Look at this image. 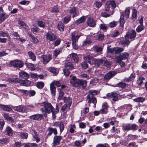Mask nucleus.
<instances>
[{
	"mask_svg": "<svg viewBox=\"0 0 147 147\" xmlns=\"http://www.w3.org/2000/svg\"><path fill=\"white\" fill-rule=\"evenodd\" d=\"M70 83L72 85L75 87H79L82 86L83 88L86 86L87 82L83 80L77 79L75 76H73L70 80Z\"/></svg>",
	"mask_w": 147,
	"mask_h": 147,
	"instance_id": "1",
	"label": "nucleus"
},
{
	"mask_svg": "<svg viewBox=\"0 0 147 147\" xmlns=\"http://www.w3.org/2000/svg\"><path fill=\"white\" fill-rule=\"evenodd\" d=\"M44 107L45 108V111H44L43 109H41V111L43 113V115L44 117H46L47 115L46 113H49L52 112L53 115V113H55L54 111V108L52 107L51 104L48 102H45L44 103Z\"/></svg>",
	"mask_w": 147,
	"mask_h": 147,
	"instance_id": "2",
	"label": "nucleus"
},
{
	"mask_svg": "<svg viewBox=\"0 0 147 147\" xmlns=\"http://www.w3.org/2000/svg\"><path fill=\"white\" fill-rule=\"evenodd\" d=\"M9 65L11 66L20 68L23 66L24 63L21 61L16 59L10 61Z\"/></svg>",
	"mask_w": 147,
	"mask_h": 147,
	"instance_id": "3",
	"label": "nucleus"
},
{
	"mask_svg": "<svg viewBox=\"0 0 147 147\" xmlns=\"http://www.w3.org/2000/svg\"><path fill=\"white\" fill-rule=\"evenodd\" d=\"M118 95L117 93L113 92L108 93L107 96L109 99L113 101H116L118 100Z\"/></svg>",
	"mask_w": 147,
	"mask_h": 147,
	"instance_id": "4",
	"label": "nucleus"
},
{
	"mask_svg": "<svg viewBox=\"0 0 147 147\" xmlns=\"http://www.w3.org/2000/svg\"><path fill=\"white\" fill-rule=\"evenodd\" d=\"M40 58L44 64H47L52 59L51 55H42L41 56Z\"/></svg>",
	"mask_w": 147,
	"mask_h": 147,
	"instance_id": "5",
	"label": "nucleus"
},
{
	"mask_svg": "<svg viewBox=\"0 0 147 147\" xmlns=\"http://www.w3.org/2000/svg\"><path fill=\"white\" fill-rule=\"evenodd\" d=\"M136 35V33L134 30H131L130 34H127L125 36V39H129L130 41L134 40Z\"/></svg>",
	"mask_w": 147,
	"mask_h": 147,
	"instance_id": "6",
	"label": "nucleus"
},
{
	"mask_svg": "<svg viewBox=\"0 0 147 147\" xmlns=\"http://www.w3.org/2000/svg\"><path fill=\"white\" fill-rule=\"evenodd\" d=\"M117 73L115 71H110L105 76L104 79L106 81H108L111 78L115 75Z\"/></svg>",
	"mask_w": 147,
	"mask_h": 147,
	"instance_id": "7",
	"label": "nucleus"
},
{
	"mask_svg": "<svg viewBox=\"0 0 147 147\" xmlns=\"http://www.w3.org/2000/svg\"><path fill=\"white\" fill-rule=\"evenodd\" d=\"M84 59L87 61L91 65H95L96 63V59L90 55H87L84 57Z\"/></svg>",
	"mask_w": 147,
	"mask_h": 147,
	"instance_id": "8",
	"label": "nucleus"
},
{
	"mask_svg": "<svg viewBox=\"0 0 147 147\" xmlns=\"http://www.w3.org/2000/svg\"><path fill=\"white\" fill-rule=\"evenodd\" d=\"M86 98L88 100V103H92L94 105L96 104L97 100L96 98L88 94L86 97Z\"/></svg>",
	"mask_w": 147,
	"mask_h": 147,
	"instance_id": "9",
	"label": "nucleus"
},
{
	"mask_svg": "<svg viewBox=\"0 0 147 147\" xmlns=\"http://www.w3.org/2000/svg\"><path fill=\"white\" fill-rule=\"evenodd\" d=\"M62 139V137L60 136H55L54 138L53 146L54 147L60 144V141Z\"/></svg>",
	"mask_w": 147,
	"mask_h": 147,
	"instance_id": "10",
	"label": "nucleus"
},
{
	"mask_svg": "<svg viewBox=\"0 0 147 147\" xmlns=\"http://www.w3.org/2000/svg\"><path fill=\"white\" fill-rule=\"evenodd\" d=\"M13 109L15 111L18 112H25L26 109L22 105L17 106H12Z\"/></svg>",
	"mask_w": 147,
	"mask_h": 147,
	"instance_id": "11",
	"label": "nucleus"
},
{
	"mask_svg": "<svg viewBox=\"0 0 147 147\" xmlns=\"http://www.w3.org/2000/svg\"><path fill=\"white\" fill-rule=\"evenodd\" d=\"M46 37L47 40L51 41L54 40L56 38L55 35L51 32H48L46 34Z\"/></svg>",
	"mask_w": 147,
	"mask_h": 147,
	"instance_id": "12",
	"label": "nucleus"
},
{
	"mask_svg": "<svg viewBox=\"0 0 147 147\" xmlns=\"http://www.w3.org/2000/svg\"><path fill=\"white\" fill-rule=\"evenodd\" d=\"M82 35L78 34L76 32H74L71 34L72 42H77L78 40Z\"/></svg>",
	"mask_w": 147,
	"mask_h": 147,
	"instance_id": "13",
	"label": "nucleus"
},
{
	"mask_svg": "<svg viewBox=\"0 0 147 147\" xmlns=\"http://www.w3.org/2000/svg\"><path fill=\"white\" fill-rule=\"evenodd\" d=\"M53 125L56 127H59L61 133L64 129V125L62 122L60 121L59 123L56 122L54 123Z\"/></svg>",
	"mask_w": 147,
	"mask_h": 147,
	"instance_id": "14",
	"label": "nucleus"
},
{
	"mask_svg": "<svg viewBox=\"0 0 147 147\" xmlns=\"http://www.w3.org/2000/svg\"><path fill=\"white\" fill-rule=\"evenodd\" d=\"M108 106L107 104L104 103L102 106V108L100 110V113L101 114H106L107 112Z\"/></svg>",
	"mask_w": 147,
	"mask_h": 147,
	"instance_id": "15",
	"label": "nucleus"
},
{
	"mask_svg": "<svg viewBox=\"0 0 147 147\" xmlns=\"http://www.w3.org/2000/svg\"><path fill=\"white\" fill-rule=\"evenodd\" d=\"M30 118L32 119L40 120L42 119V116L41 114H36L31 116Z\"/></svg>",
	"mask_w": 147,
	"mask_h": 147,
	"instance_id": "16",
	"label": "nucleus"
},
{
	"mask_svg": "<svg viewBox=\"0 0 147 147\" xmlns=\"http://www.w3.org/2000/svg\"><path fill=\"white\" fill-rule=\"evenodd\" d=\"M20 78L26 79L29 77V75L25 71H21L19 73Z\"/></svg>",
	"mask_w": 147,
	"mask_h": 147,
	"instance_id": "17",
	"label": "nucleus"
},
{
	"mask_svg": "<svg viewBox=\"0 0 147 147\" xmlns=\"http://www.w3.org/2000/svg\"><path fill=\"white\" fill-rule=\"evenodd\" d=\"M76 10V8L75 7L71 8L69 10L70 14H73L72 16L73 18L79 15V13H78Z\"/></svg>",
	"mask_w": 147,
	"mask_h": 147,
	"instance_id": "18",
	"label": "nucleus"
},
{
	"mask_svg": "<svg viewBox=\"0 0 147 147\" xmlns=\"http://www.w3.org/2000/svg\"><path fill=\"white\" fill-rule=\"evenodd\" d=\"M19 82L22 85L25 86H28L30 84V81L26 79H25V80H19Z\"/></svg>",
	"mask_w": 147,
	"mask_h": 147,
	"instance_id": "19",
	"label": "nucleus"
},
{
	"mask_svg": "<svg viewBox=\"0 0 147 147\" xmlns=\"http://www.w3.org/2000/svg\"><path fill=\"white\" fill-rule=\"evenodd\" d=\"M63 100L65 104H68L69 107L72 103V99L69 97H65L63 98Z\"/></svg>",
	"mask_w": 147,
	"mask_h": 147,
	"instance_id": "20",
	"label": "nucleus"
},
{
	"mask_svg": "<svg viewBox=\"0 0 147 147\" xmlns=\"http://www.w3.org/2000/svg\"><path fill=\"white\" fill-rule=\"evenodd\" d=\"M87 24L88 25L92 27H94L95 25V22L92 18H90L87 20Z\"/></svg>",
	"mask_w": 147,
	"mask_h": 147,
	"instance_id": "21",
	"label": "nucleus"
},
{
	"mask_svg": "<svg viewBox=\"0 0 147 147\" xmlns=\"http://www.w3.org/2000/svg\"><path fill=\"white\" fill-rule=\"evenodd\" d=\"M48 70L53 73V76H56L59 72L58 69L54 67H49L48 69Z\"/></svg>",
	"mask_w": 147,
	"mask_h": 147,
	"instance_id": "22",
	"label": "nucleus"
},
{
	"mask_svg": "<svg viewBox=\"0 0 147 147\" xmlns=\"http://www.w3.org/2000/svg\"><path fill=\"white\" fill-rule=\"evenodd\" d=\"M49 133L48 134V135L51 136L53 133H54L55 135L57 134V130L56 128H52L51 127H49L48 128Z\"/></svg>",
	"mask_w": 147,
	"mask_h": 147,
	"instance_id": "23",
	"label": "nucleus"
},
{
	"mask_svg": "<svg viewBox=\"0 0 147 147\" xmlns=\"http://www.w3.org/2000/svg\"><path fill=\"white\" fill-rule=\"evenodd\" d=\"M18 24L24 28L26 30H28L29 28L28 26L26 25V24L24 22L20 20H18Z\"/></svg>",
	"mask_w": 147,
	"mask_h": 147,
	"instance_id": "24",
	"label": "nucleus"
},
{
	"mask_svg": "<svg viewBox=\"0 0 147 147\" xmlns=\"http://www.w3.org/2000/svg\"><path fill=\"white\" fill-rule=\"evenodd\" d=\"M0 108L7 111H11L12 110V109L8 106L3 105H0Z\"/></svg>",
	"mask_w": 147,
	"mask_h": 147,
	"instance_id": "25",
	"label": "nucleus"
},
{
	"mask_svg": "<svg viewBox=\"0 0 147 147\" xmlns=\"http://www.w3.org/2000/svg\"><path fill=\"white\" fill-rule=\"evenodd\" d=\"M136 77L135 74L134 73L131 74L130 76L128 78H125L124 81L127 82H129L134 80Z\"/></svg>",
	"mask_w": 147,
	"mask_h": 147,
	"instance_id": "26",
	"label": "nucleus"
},
{
	"mask_svg": "<svg viewBox=\"0 0 147 147\" xmlns=\"http://www.w3.org/2000/svg\"><path fill=\"white\" fill-rule=\"evenodd\" d=\"M8 17V16L6 13L1 12L0 14V22H3Z\"/></svg>",
	"mask_w": 147,
	"mask_h": 147,
	"instance_id": "27",
	"label": "nucleus"
},
{
	"mask_svg": "<svg viewBox=\"0 0 147 147\" xmlns=\"http://www.w3.org/2000/svg\"><path fill=\"white\" fill-rule=\"evenodd\" d=\"M124 15L123 13L121 14L120 23L121 26L122 27H123L124 25L125 22V20L124 18Z\"/></svg>",
	"mask_w": 147,
	"mask_h": 147,
	"instance_id": "28",
	"label": "nucleus"
},
{
	"mask_svg": "<svg viewBox=\"0 0 147 147\" xmlns=\"http://www.w3.org/2000/svg\"><path fill=\"white\" fill-rule=\"evenodd\" d=\"M65 68L70 70H72L74 68V66L72 65V63L69 62L66 63L65 64Z\"/></svg>",
	"mask_w": 147,
	"mask_h": 147,
	"instance_id": "29",
	"label": "nucleus"
},
{
	"mask_svg": "<svg viewBox=\"0 0 147 147\" xmlns=\"http://www.w3.org/2000/svg\"><path fill=\"white\" fill-rule=\"evenodd\" d=\"M70 57L73 60L76 62H77L78 61V58L77 55L74 53H73L69 55Z\"/></svg>",
	"mask_w": 147,
	"mask_h": 147,
	"instance_id": "30",
	"label": "nucleus"
},
{
	"mask_svg": "<svg viewBox=\"0 0 147 147\" xmlns=\"http://www.w3.org/2000/svg\"><path fill=\"white\" fill-rule=\"evenodd\" d=\"M50 89L51 94L53 95H55V94L56 88L53 83L50 84Z\"/></svg>",
	"mask_w": 147,
	"mask_h": 147,
	"instance_id": "31",
	"label": "nucleus"
},
{
	"mask_svg": "<svg viewBox=\"0 0 147 147\" xmlns=\"http://www.w3.org/2000/svg\"><path fill=\"white\" fill-rule=\"evenodd\" d=\"M145 100L144 98L142 97H139L134 99V101L136 102H142Z\"/></svg>",
	"mask_w": 147,
	"mask_h": 147,
	"instance_id": "32",
	"label": "nucleus"
},
{
	"mask_svg": "<svg viewBox=\"0 0 147 147\" xmlns=\"http://www.w3.org/2000/svg\"><path fill=\"white\" fill-rule=\"evenodd\" d=\"M6 131L7 134L9 136H11L13 135V131L11 128L9 127H7L6 129Z\"/></svg>",
	"mask_w": 147,
	"mask_h": 147,
	"instance_id": "33",
	"label": "nucleus"
},
{
	"mask_svg": "<svg viewBox=\"0 0 147 147\" xmlns=\"http://www.w3.org/2000/svg\"><path fill=\"white\" fill-rule=\"evenodd\" d=\"M85 20V17L84 16H82L79 19L77 20L76 21V23L77 24H79L84 22Z\"/></svg>",
	"mask_w": 147,
	"mask_h": 147,
	"instance_id": "34",
	"label": "nucleus"
},
{
	"mask_svg": "<svg viewBox=\"0 0 147 147\" xmlns=\"http://www.w3.org/2000/svg\"><path fill=\"white\" fill-rule=\"evenodd\" d=\"M62 52L61 48H58L55 49L53 55L55 57H57L58 55Z\"/></svg>",
	"mask_w": 147,
	"mask_h": 147,
	"instance_id": "35",
	"label": "nucleus"
},
{
	"mask_svg": "<svg viewBox=\"0 0 147 147\" xmlns=\"http://www.w3.org/2000/svg\"><path fill=\"white\" fill-rule=\"evenodd\" d=\"M122 129L123 130L129 131L131 130V124H127L123 126Z\"/></svg>",
	"mask_w": 147,
	"mask_h": 147,
	"instance_id": "36",
	"label": "nucleus"
},
{
	"mask_svg": "<svg viewBox=\"0 0 147 147\" xmlns=\"http://www.w3.org/2000/svg\"><path fill=\"white\" fill-rule=\"evenodd\" d=\"M44 86V84L42 82H37L36 83V86L38 88L41 89L43 88Z\"/></svg>",
	"mask_w": 147,
	"mask_h": 147,
	"instance_id": "37",
	"label": "nucleus"
},
{
	"mask_svg": "<svg viewBox=\"0 0 147 147\" xmlns=\"http://www.w3.org/2000/svg\"><path fill=\"white\" fill-rule=\"evenodd\" d=\"M129 55V54L128 53L124 52L120 54V56L122 59H125L127 58Z\"/></svg>",
	"mask_w": 147,
	"mask_h": 147,
	"instance_id": "38",
	"label": "nucleus"
},
{
	"mask_svg": "<svg viewBox=\"0 0 147 147\" xmlns=\"http://www.w3.org/2000/svg\"><path fill=\"white\" fill-rule=\"evenodd\" d=\"M3 115L6 120L12 122H13V119L12 118L9 117L8 114L7 113H4Z\"/></svg>",
	"mask_w": 147,
	"mask_h": 147,
	"instance_id": "39",
	"label": "nucleus"
},
{
	"mask_svg": "<svg viewBox=\"0 0 147 147\" xmlns=\"http://www.w3.org/2000/svg\"><path fill=\"white\" fill-rule=\"evenodd\" d=\"M57 28L58 30L60 31H63L64 30V26L62 22H59L58 24Z\"/></svg>",
	"mask_w": 147,
	"mask_h": 147,
	"instance_id": "40",
	"label": "nucleus"
},
{
	"mask_svg": "<svg viewBox=\"0 0 147 147\" xmlns=\"http://www.w3.org/2000/svg\"><path fill=\"white\" fill-rule=\"evenodd\" d=\"M144 79V78L142 77H139L137 81V84L139 85H141L143 83V81Z\"/></svg>",
	"mask_w": 147,
	"mask_h": 147,
	"instance_id": "41",
	"label": "nucleus"
},
{
	"mask_svg": "<svg viewBox=\"0 0 147 147\" xmlns=\"http://www.w3.org/2000/svg\"><path fill=\"white\" fill-rule=\"evenodd\" d=\"M28 54L30 59L32 61H34L36 60V57L33 53L29 51L28 52Z\"/></svg>",
	"mask_w": 147,
	"mask_h": 147,
	"instance_id": "42",
	"label": "nucleus"
},
{
	"mask_svg": "<svg viewBox=\"0 0 147 147\" xmlns=\"http://www.w3.org/2000/svg\"><path fill=\"white\" fill-rule=\"evenodd\" d=\"M104 58H103L102 59H96V63L95 64H97L98 66L99 65L102 63L103 64V61L104 60Z\"/></svg>",
	"mask_w": 147,
	"mask_h": 147,
	"instance_id": "43",
	"label": "nucleus"
},
{
	"mask_svg": "<svg viewBox=\"0 0 147 147\" xmlns=\"http://www.w3.org/2000/svg\"><path fill=\"white\" fill-rule=\"evenodd\" d=\"M63 95L64 92L63 90L62 89H60L59 90V96L58 97V99L59 100H62L63 99Z\"/></svg>",
	"mask_w": 147,
	"mask_h": 147,
	"instance_id": "44",
	"label": "nucleus"
},
{
	"mask_svg": "<svg viewBox=\"0 0 147 147\" xmlns=\"http://www.w3.org/2000/svg\"><path fill=\"white\" fill-rule=\"evenodd\" d=\"M137 13V11L135 9H133L132 18V19L133 20H134L136 19Z\"/></svg>",
	"mask_w": 147,
	"mask_h": 147,
	"instance_id": "45",
	"label": "nucleus"
},
{
	"mask_svg": "<svg viewBox=\"0 0 147 147\" xmlns=\"http://www.w3.org/2000/svg\"><path fill=\"white\" fill-rule=\"evenodd\" d=\"M107 4H109L110 6H111L112 7L115 8L116 7L115 2L114 1H109L107 2Z\"/></svg>",
	"mask_w": 147,
	"mask_h": 147,
	"instance_id": "46",
	"label": "nucleus"
},
{
	"mask_svg": "<svg viewBox=\"0 0 147 147\" xmlns=\"http://www.w3.org/2000/svg\"><path fill=\"white\" fill-rule=\"evenodd\" d=\"M27 67L29 69L32 71H34L35 69L34 65L31 63H29L27 65Z\"/></svg>",
	"mask_w": 147,
	"mask_h": 147,
	"instance_id": "47",
	"label": "nucleus"
},
{
	"mask_svg": "<svg viewBox=\"0 0 147 147\" xmlns=\"http://www.w3.org/2000/svg\"><path fill=\"white\" fill-rule=\"evenodd\" d=\"M124 50V48L121 47L115 48V53H119Z\"/></svg>",
	"mask_w": 147,
	"mask_h": 147,
	"instance_id": "48",
	"label": "nucleus"
},
{
	"mask_svg": "<svg viewBox=\"0 0 147 147\" xmlns=\"http://www.w3.org/2000/svg\"><path fill=\"white\" fill-rule=\"evenodd\" d=\"M103 62H104L103 64L104 66H105L107 67H110L111 65V63L108 61L106 59H105V58H104V60Z\"/></svg>",
	"mask_w": 147,
	"mask_h": 147,
	"instance_id": "49",
	"label": "nucleus"
},
{
	"mask_svg": "<svg viewBox=\"0 0 147 147\" xmlns=\"http://www.w3.org/2000/svg\"><path fill=\"white\" fill-rule=\"evenodd\" d=\"M130 12V9L129 8H127L125 11V13L126 18H129V13Z\"/></svg>",
	"mask_w": 147,
	"mask_h": 147,
	"instance_id": "50",
	"label": "nucleus"
},
{
	"mask_svg": "<svg viewBox=\"0 0 147 147\" xmlns=\"http://www.w3.org/2000/svg\"><path fill=\"white\" fill-rule=\"evenodd\" d=\"M34 135L33 134V136L34 138L36 140V142H38L40 141V138L38 137L37 135V132L34 131Z\"/></svg>",
	"mask_w": 147,
	"mask_h": 147,
	"instance_id": "51",
	"label": "nucleus"
},
{
	"mask_svg": "<svg viewBox=\"0 0 147 147\" xmlns=\"http://www.w3.org/2000/svg\"><path fill=\"white\" fill-rule=\"evenodd\" d=\"M130 41L129 40H127V39H126V40H121V42L123 45L128 46L129 44Z\"/></svg>",
	"mask_w": 147,
	"mask_h": 147,
	"instance_id": "52",
	"label": "nucleus"
},
{
	"mask_svg": "<svg viewBox=\"0 0 147 147\" xmlns=\"http://www.w3.org/2000/svg\"><path fill=\"white\" fill-rule=\"evenodd\" d=\"M0 35L3 37H7L9 39L10 37L8 35V34L7 33H6L5 32H2L0 33Z\"/></svg>",
	"mask_w": 147,
	"mask_h": 147,
	"instance_id": "53",
	"label": "nucleus"
},
{
	"mask_svg": "<svg viewBox=\"0 0 147 147\" xmlns=\"http://www.w3.org/2000/svg\"><path fill=\"white\" fill-rule=\"evenodd\" d=\"M144 26L143 25H140L138 26L136 29V31L138 32H139L144 29Z\"/></svg>",
	"mask_w": 147,
	"mask_h": 147,
	"instance_id": "54",
	"label": "nucleus"
},
{
	"mask_svg": "<svg viewBox=\"0 0 147 147\" xmlns=\"http://www.w3.org/2000/svg\"><path fill=\"white\" fill-rule=\"evenodd\" d=\"M118 87L123 88L126 86V84L125 83L123 82H120L117 84Z\"/></svg>",
	"mask_w": 147,
	"mask_h": 147,
	"instance_id": "55",
	"label": "nucleus"
},
{
	"mask_svg": "<svg viewBox=\"0 0 147 147\" xmlns=\"http://www.w3.org/2000/svg\"><path fill=\"white\" fill-rule=\"evenodd\" d=\"M98 37H97L95 38V40H102L104 38V35L102 34H100L98 35Z\"/></svg>",
	"mask_w": 147,
	"mask_h": 147,
	"instance_id": "56",
	"label": "nucleus"
},
{
	"mask_svg": "<svg viewBox=\"0 0 147 147\" xmlns=\"http://www.w3.org/2000/svg\"><path fill=\"white\" fill-rule=\"evenodd\" d=\"M7 81L10 83H16L18 81L17 78H8Z\"/></svg>",
	"mask_w": 147,
	"mask_h": 147,
	"instance_id": "57",
	"label": "nucleus"
},
{
	"mask_svg": "<svg viewBox=\"0 0 147 147\" xmlns=\"http://www.w3.org/2000/svg\"><path fill=\"white\" fill-rule=\"evenodd\" d=\"M91 43V41L90 39H87L85 40L83 42L82 45L85 47L88 44H89Z\"/></svg>",
	"mask_w": 147,
	"mask_h": 147,
	"instance_id": "58",
	"label": "nucleus"
},
{
	"mask_svg": "<svg viewBox=\"0 0 147 147\" xmlns=\"http://www.w3.org/2000/svg\"><path fill=\"white\" fill-rule=\"evenodd\" d=\"M9 142V139L7 138H4L2 139H0V143L2 144H5Z\"/></svg>",
	"mask_w": 147,
	"mask_h": 147,
	"instance_id": "59",
	"label": "nucleus"
},
{
	"mask_svg": "<svg viewBox=\"0 0 147 147\" xmlns=\"http://www.w3.org/2000/svg\"><path fill=\"white\" fill-rule=\"evenodd\" d=\"M94 50L97 52H100L102 50V48L97 46H94Z\"/></svg>",
	"mask_w": 147,
	"mask_h": 147,
	"instance_id": "60",
	"label": "nucleus"
},
{
	"mask_svg": "<svg viewBox=\"0 0 147 147\" xmlns=\"http://www.w3.org/2000/svg\"><path fill=\"white\" fill-rule=\"evenodd\" d=\"M88 93L89 94L93 96V95H95L97 94V91L95 90H90L89 91Z\"/></svg>",
	"mask_w": 147,
	"mask_h": 147,
	"instance_id": "61",
	"label": "nucleus"
},
{
	"mask_svg": "<svg viewBox=\"0 0 147 147\" xmlns=\"http://www.w3.org/2000/svg\"><path fill=\"white\" fill-rule=\"evenodd\" d=\"M20 136L23 139H26L28 136V134L26 133H22L20 134Z\"/></svg>",
	"mask_w": 147,
	"mask_h": 147,
	"instance_id": "62",
	"label": "nucleus"
},
{
	"mask_svg": "<svg viewBox=\"0 0 147 147\" xmlns=\"http://www.w3.org/2000/svg\"><path fill=\"white\" fill-rule=\"evenodd\" d=\"M38 24L39 27L44 28L45 27V23L42 21H39L38 22Z\"/></svg>",
	"mask_w": 147,
	"mask_h": 147,
	"instance_id": "63",
	"label": "nucleus"
},
{
	"mask_svg": "<svg viewBox=\"0 0 147 147\" xmlns=\"http://www.w3.org/2000/svg\"><path fill=\"white\" fill-rule=\"evenodd\" d=\"M75 146L77 147H81L82 146L80 141H76L74 142Z\"/></svg>",
	"mask_w": 147,
	"mask_h": 147,
	"instance_id": "64",
	"label": "nucleus"
}]
</instances>
